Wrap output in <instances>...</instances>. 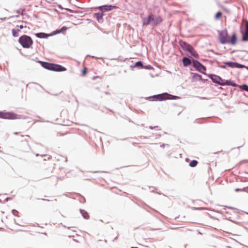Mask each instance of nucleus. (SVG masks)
I'll return each instance as SVG.
<instances>
[{"label":"nucleus","mask_w":248,"mask_h":248,"mask_svg":"<svg viewBox=\"0 0 248 248\" xmlns=\"http://www.w3.org/2000/svg\"><path fill=\"white\" fill-rule=\"evenodd\" d=\"M95 16L97 19L98 20V21H100L101 19H102V17L103 16V12L95 13Z\"/></svg>","instance_id":"6ab92c4d"},{"label":"nucleus","mask_w":248,"mask_h":248,"mask_svg":"<svg viewBox=\"0 0 248 248\" xmlns=\"http://www.w3.org/2000/svg\"><path fill=\"white\" fill-rule=\"evenodd\" d=\"M183 63L185 66H187L191 64V62L189 58L184 57L183 59Z\"/></svg>","instance_id":"f3484780"},{"label":"nucleus","mask_w":248,"mask_h":248,"mask_svg":"<svg viewBox=\"0 0 248 248\" xmlns=\"http://www.w3.org/2000/svg\"><path fill=\"white\" fill-rule=\"evenodd\" d=\"M210 78L213 82L217 83L220 85H232L228 81H224V80H223L220 77L217 75H211Z\"/></svg>","instance_id":"20e7f679"},{"label":"nucleus","mask_w":248,"mask_h":248,"mask_svg":"<svg viewBox=\"0 0 248 248\" xmlns=\"http://www.w3.org/2000/svg\"><path fill=\"white\" fill-rule=\"evenodd\" d=\"M87 69L86 67H85L82 71V76H84L86 75L87 74Z\"/></svg>","instance_id":"393cba45"},{"label":"nucleus","mask_w":248,"mask_h":248,"mask_svg":"<svg viewBox=\"0 0 248 248\" xmlns=\"http://www.w3.org/2000/svg\"><path fill=\"white\" fill-rule=\"evenodd\" d=\"M18 42L23 47L29 48L31 47L33 44L32 39L29 36L24 35L19 37Z\"/></svg>","instance_id":"f03ea898"},{"label":"nucleus","mask_w":248,"mask_h":248,"mask_svg":"<svg viewBox=\"0 0 248 248\" xmlns=\"http://www.w3.org/2000/svg\"><path fill=\"white\" fill-rule=\"evenodd\" d=\"M241 88L243 90H245L246 91L248 92V85H243L241 86Z\"/></svg>","instance_id":"b1692460"},{"label":"nucleus","mask_w":248,"mask_h":248,"mask_svg":"<svg viewBox=\"0 0 248 248\" xmlns=\"http://www.w3.org/2000/svg\"><path fill=\"white\" fill-rule=\"evenodd\" d=\"M20 31L19 29H13L12 34L14 37H17L18 36V32Z\"/></svg>","instance_id":"aec40b11"},{"label":"nucleus","mask_w":248,"mask_h":248,"mask_svg":"<svg viewBox=\"0 0 248 248\" xmlns=\"http://www.w3.org/2000/svg\"><path fill=\"white\" fill-rule=\"evenodd\" d=\"M246 26L244 31H242L243 34L242 40L244 41H248V21H246Z\"/></svg>","instance_id":"1a4fd4ad"},{"label":"nucleus","mask_w":248,"mask_h":248,"mask_svg":"<svg viewBox=\"0 0 248 248\" xmlns=\"http://www.w3.org/2000/svg\"><path fill=\"white\" fill-rule=\"evenodd\" d=\"M226 65L225 64L224 66H222V67L225 68L226 67Z\"/></svg>","instance_id":"c756f323"},{"label":"nucleus","mask_w":248,"mask_h":248,"mask_svg":"<svg viewBox=\"0 0 248 248\" xmlns=\"http://www.w3.org/2000/svg\"><path fill=\"white\" fill-rule=\"evenodd\" d=\"M80 213H81L83 217L86 219H88L90 217V216L89 214L85 210H81Z\"/></svg>","instance_id":"a211bd4d"},{"label":"nucleus","mask_w":248,"mask_h":248,"mask_svg":"<svg viewBox=\"0 0 248 248\" xmlns=\"http://www.w3.org/2000/svg\"><path fill=\"white\" fill-rule=\"evenodd\" d=\"M106 240H99L96 242V247L97 248H104V246L106 245Z\"/></svg>","instance_id":"4468645a"},{"label":"nucleus","mask_w":248,"mask_h":248,"mask_svg":"<svg viewBox=\"0 0 248 248\" xmlns=\"http://www.w3.org/2000/svg\"><path fill=\"white\" fill-rule=\"evenodd\" d=\"M135 66L136 67H139V66H140V67H142V63H141V62H137L136 63H135Z\"/></svg>","instance_id":"bb28decb"},{"label":"nucleus","mask_w":248,"mask_h":248,"mask_svg":"<svg viewBox=\"0 0 248 248\" xmlns=\"http://www.w3.org/2000/svg\"><path fill=\"white\" fill-rule=\"evenodd\" d=\"M131 248H138L137 247H131Z\"/></svg>","instance_id":"2f4dec72"},{"label":"nucleus","mask_w":248,"mask_h":248,"mask_svg":"<svg viewBox=\"0 0 248 248\" xmlns=\"http://www.w3.org/2000/svg\"><path fill=\"white\" fill-rule=\"evenodd\" d=\"M225 64L226 65H227V66L231 67V68H242L245 67L244 65L239 64L237 62H225Z\"/></svg>","instance_id":"9d476101"},{"label":"nucleus","mask_w":248,"mask_h":248,"mask_svg":"<svg viewBox=\"0 0 248 248\" xmlns=\"http://www.w3.org/2000/svg\"><path fill=\"white\" fill-rule=\"evenodd\" d=\"M0 118L4 119H16L17 118V115L12 112L0 111Z\"/></svg>","instance_id":"39448f33"},{"label":"nucleus","mask_w":248,"mask_h":248,"mask_svg":"<svg viewBox=\"0 0 248 248\" xmlns=\"http://www.w3.org/2000/svg\"><path fill=\"white\" fill-rule=\"evenodd\" d=\"M12 213L14 216H18V212L16 210H13Z\"/></svg>","instance_id":"cd10ccee"},{"label":"nucleus","mask_w":248,"mask_h":248,"mask_svg":"<svg viewBox=\"0 0 248 248\" xmlns=\"http://www.w3.org/2000/svg\"><path fill=\"white\" fill-rule=\"evenodd\" d=\"M42 63V66L48 70H51V71H54L57 72H62L66 70V69L63 67L62 65L54 64V63H51L46 62H41Z\"/></svg>","instance_id":"f257e3e1"},{"label":"nucleus","mask_w":248,"mask_h":248,"mask_svg":"<svg viewBox=\"0 0 248 248\" xmlns=\"http://www.w3.org/2000/svg\"><path fill=\"white\" fill-rule=\"evenodd\" d=\"M19 28L20 29H22L24 28V26L23 25H20V26H19Z\"/></svg>","instance_id":"c85d7f7f"},{"label":"nucleus","mask_w":248,"mask_h":248,"mask_svg":"<svg viewBox=\"0 0 248 248\" xmlns=\"http://www.w3.org/2000/svg\"><path fill=\"white\" fill-rule=\"evenodd\" d=\"M170 95L168 93H163L161 94H158L153 96L154 98H155L156 100L162 101L166 99H170Z\"/></svg>","instance_id":"6e6552de"},{"label":"nucleus","mask_w":248,"mask_h":248,"mask_svg":"<svg viewBox=\"0 0 248 248\" xmlns=\"http://www.w3.org/2000/svg\"><path fill=\"white\" fill-rule=\"evenodd\" d=\"M239 190V189H235V191H238Z\"/></svg>","instance_id":"7c9ffc66"},{"label":"nucleus","mask_w":248,"mask_h":248,"mask_svg":"<svg viewBox=\"0 0 248 248\" xmlns=\"http://www.w3.org/2000/svg\"><path fill=\"white\" fill-rule=\"evenodd\" d=\"M222 13L220 12H218L216 14L215 18L216 19H218L222 16Z\"/></svg>","instance_id":"4be33fe9"},{"label":"nucleus","mask_w":248,"mask_h":248,"mask_svg":"<svg viewBox=\"0 0 248 248\" xmlns=\"http://www.w3.org/2000/svg\"><path fill=\"white\" fill-rule=\"evenodd\" d=\"M237 41V36L235 33H234L232 37L231 38L228 39V42L227 44H231L232 45H234Z\"/></svg>","instance_id":"ddd939ff"},{"label":"nucleus","mask_w":248,"mask_h":248,"mask_svg":"<svg viewBox=\"0 0 248 248\" xmlns=\"http://www.w3.org/2000/svg\"><path fill=\"white\" fill-rule=\"evenodd\" d=\"M151 21L153 22V25H157L162 22V19L159 16L154 17L153 15H152V18L151 19Z\"/></svg>","instance_id":"9b49d317"},{"label":"nucleus","mask_w":248,"mask_h":248,"mask_svg":"<svg viewBox=\"0 0 248 248\" xmlns=\"http://www.w3.org/2000/svg\"><path fill=\"white\" fill-rule=\"evenodd\" d=\"M152 18V15H149L148 17L144 18L142 19L143 20V24L144 25H148L150 22L151 21V19Z\"/></svg>","instance_id":"2eb2a0df"},{"label":"nucleus","mask_w":248,"mask_h":248,"mask_svg":"<svg viewBox=\"0 0 248 248\" xmlns=\"http://www.w3.org/2000/svg\"><path fill=\"white\" fill-rule=\"evenodd\" d=\"M193 78L198 80H201L202 79L201 76L197 74H194Z\"/></svg>","instance_id":"5701e85b"},{"label":"nucleus","mask_w":248,"mask_h":248,"mask_svg":"<svg viewBox=\"0 0 248 248\" xmlns=\"http://www.w3.org/2000/svg\"><path fill=\"white\" fill-rule=\"evenodd\" d=\"M116 6H113L112 5H105L101 6L99 8L101 11L104 12L105 11H110L112 8H115Z\"/></svg>","instance_id":"f8f14e48"},{"label":"nucleus","mask_w":248,"mask_h":248,"mask_svg":"<svg viewBox=\"0 0 248 248\" xmlns=\"http://www.w3.org/2000/svg\"><path fill=\"white\" fill-rule=\"evenodd\" d=\"M198 162L196 160H192L189 163V166L191 167H194L197 166Z\"/></svg>","instance_id":"412c9836"},{"label":"nucleus","mask_w":248,"mask_h":248,"mask_svg":"<svg viewBox=\"0 0 248 248\" xmlns=\"http://www.w3.org/2000/svg\"><path fill=\"white\" fill-rule=\"evenodd\" d=\"M228 34L226 30L221 31L219 33V39L221 43L227 44L228 42Z\"/></svg>","instance_id":"423d86ee"},{"label":"nucleus","mask_w":248,"mask_h":248,"mask_svg":"<svg viewBox=\"0 0 248 248\" xmlns=\"http://www.w3.org/2000/svg\"><path fill=\"white\" fill-rule=\"evenodd\" d=\"M193 66L200 72L205 74V71L206 69V67L203 65L202 63H201L199 62L196 60H194L193 61Z\"/></svg>","instance_id":"0eeeda50"},{"label":"nucleus","mask_w":248,"mask_h":248,"mask_svg":"<svg viewBox=\"0 0 248 248\" xmlns=\"http://www.w3.org/2000/svg\"><path fill=\"white\" fill-rule=\"evenodd\" d=\"M50 34H46L43 32H40V33H37L35 34V36L39 38H46L49 36H50Z\"/></svg>","instance_id":"dca6fc26"},{"label":"nucleus","mask_w":248,"mask_h":248,"mask_svg":"<svg viewBox=\"0 0 248 248\" xmlns=\"http://www.w3.org/2000/svg\"><path fill=\"white\" fill-rule=\"evenodd\" d=\"M180 46L185 51H187L190 53V54L197 58L198 56V54L197 52L194 50V48L190 45L189 44L185 42H180Z\"/></svg>","instance_id":"7ed1b4c3"},{"label":"nucleus","mask_w":248,"mask_h":248,"mask_svg":"<svg viewBox=\"0 0 248 248\" xmlns=\"http://www.w3.org/2000/svg\"><path fill=\"white\" fill-rule=\"evenodd\" d=\"M67 30V28L66 27H62L61 30L56 31V33H60L62 31H65Z\"/></svg>","instance_id":"a878e982"}]
</instances>
